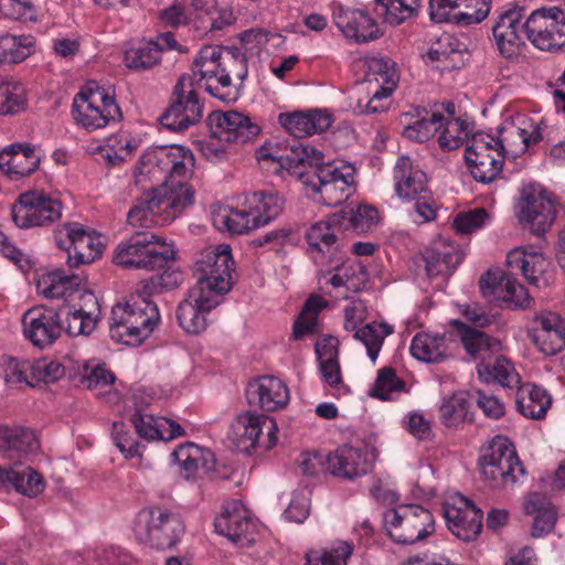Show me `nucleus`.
<instances>
[{"label": "nucleus", "mask_w": 565, "mask_h": 565, "mask_svg": "<svg viewBox=\"0 0 565 565\" xmlns=\"http://www.w3.org/2000/svg\"><path fill=\"white\" fill-rule=\"evenodd\" d=\"M137 540L152 548L167 550L174 546L184 532L181 519L159 508L140 510L134 521Z\"/></svg>", "instance_id": "6"}, {"label": "nucleus", "mask_w": 565, "mask_h": 565, "mask_svg": "<svg viewBox=\"0 0 565 565\" xmlns=\"http://www.w3.org/2000/svg\"><path fill=\"white\" fill-rule=\"evenodd\" d=\"M387 535L398 544H414L433 534V514L422 505L405 504L387 510L384 514Z\"/></svg>", "instance_id": "7"}, {"label": "nucleus", "mask_w": 565, "mask_h": 565, "mask_svg": "<svg viewBox=\"0 0 565 565\" xmlns=\"http://www.w3.org/2000/svg\"><path fill=\"white\" fill-rule=\"evenodd\" d=\"M65 374V367L60 362L41 359L31 362V379L35 383H54Z\"/></svg>", "instance_id": "61"}, {"label": "nucleus", "mask_w": 565, "mask_h": 565, "mask_svg": "<svg viewBox=\"0 0 565 565\" xmlns=\"http://www.w3.org/2000/svg\"><path fill=\"white\" fill-rule=\"evenodd\" d=\"M525 128L515 126L513 122H505L498 128L497 145L501 154L516 158L527 150Z\"/></svg>", "instance_id": "45"}, {"label": "nucleus", "mask_w": 565, "mask_h": 565, "mask_svg": "<svg viewBox=\"0 0 565 565\" xmlns=\"http://www.w3.org/2000/svg\"><path fill=\"white\" fill-rule=\"evenodd\" d=\"M477 369L481 379L489 381V377H491L503 387H515L521 381L512 363L504 356L497 358L492 365L481 363Z\"/></svg>", "instance_id": "47"}, {"label": "nucleus", "mask_w": 565, "mask_h": 565, "mask_svg": "<svg viewBox=\"0 0 565 565\" xmlns=\"http://www.w3.org/2000/svg\"><path fill=\"white\" fill-rule=\"evenodd\" d=\"M278 120L297 139L323 132L332 124L331 115L319 109L282 113L279 115Z\"/></svg>", "instance_id": "27"}, {"label": "nucleus", "mask_w": 565, "mask_h": 565, "mask_svg": "<svg viewBox=\"0 0 565 565\" xmlns=\"http://www.w3.org/2000/svg\"><path fill=\"white\" fill-rule=\"evenodd\" d=\"M460 501L465 508L447 505L444 508V515L451 533L465 542H470L481 531L482 511L463 495H460Z\"/></svg>", "instance_id": "23"}, {"label": "nucleus", "mask_w": 565, "mask_h": 565, "mask_svg": "<svg viewBox=\"0 0 565 565\" xmlns=\"http://www.w3.org/2000/svg\"><path fill=\"white\" fill-rule=\"evenodd\" d=\"M72 115L78 125L89 130L105 127L122 118L115 98L96 82H89L73 100Z\"/></svg>", "instance_id": "5"}, {"label": "nucleus", "mask_w": 565, "mask_h": 565, "mask_svg": "<svg viewBox=\"0 0 565 565\" xmlns=\"http://www.w3.org/2000/svg\"><path fill=\"white\" fill-rule=\"evenodd\" d=\"M4 381L10 386L26 384L34 386L31 379V362L26 360L10 359L4 367Z\"/></svg>", "instance_id": "64"}, {"label": "nucleus", "mask_w": 565, "mask_h": 565, "mask_svg": "<svg viewBox=\"0 0 565 565\" xmlns=\"http://www.w3.org/2000/svg\"><path fill=\"white\" fill-rule=\"evenodd\" d=\"M450 324L455 327L465 350L473 359L484 360L490 354L500 351V341L488 333L459 320H451Z\"/></svg>", "instance_id": "35"}, {"label": "nucleus", "mask_w": 565, "mask_h": 565, "mask_svg": "<svg viewBox=\"0 0 565 565\" xmlns=\"http://www.w3.org/2000/svg\"><path fill=\"white\" fill-rule=\"evenodd\" d=\"M130 420L140 437L148 440L163 438V425L160 424V419H156L152 415L143 414L137 409Z\"/></svg>", "instance_id": "62"}, {"label": "nucleus", "mask_w": 565, "mask_h": 565, "mask_svg": "<svg viewBox=\"0 0 565 565\" xmlns=\"http://www.w3.org/2000/svg\"><path fill=\"white\" fill-rule=\"evenodd\" d=\"M24 102L23 90L20 86L0 78V115L21 110Z\"/></svg>", "instance_id": "60"}, {"label": "nucleus", "mask_w": 565, "mask_h": 565, "mask_svg": "<svg viewBox=\"0 0 565 565\" xmlns=\"http://www.w3.org/2000/svg\"><path fill=\"white\" fill-rule=\"evenodd\" d=\"M343 221L344 211H340L334 213L328 222H319L312 225L306 234L309 247L332 258L339 250L338 237L332 226L337 224L342 225Z\"/></svg>", "instance_id": "38"}, {"label": "nucleus", "mask_w": 565, "mask_h": 565, "mask_svg": "<svg viewBox=\"0 0 565 565\" xmlns=\"http://www.w3.org/2000/svg\"><path fill=\"white\" fill-rule=\"evenodd\" d=\"M67 236L70 239L67 263L71 267L89 264L100 255L104 246L99 237L93 235V233L86 231L79 224L68 225Z\"/></svg>", "instance_id": "28"}, {"label": "nucleus", "mask_w": 565, "mask_h": 565, "mask_svg": "<svg viewBox=\"0 0 565 565\" xmlns=\"http://www.w3.org/2000/svg\"><path fill=\"white\" fill-rule=\"evenodd\" d=\"M211 137L227 143H246L256 138L260 128L238 111H213L207 117Z\"/></svg>", "instance_id": "14"}, {"label": "nucleus", "mask_w": 565, "mask_h": 565, "mask_svg": "<svg viewBox=\"0 0 565 565\" xmlns=\"http://www.w3.org/2000/svg\"><path fill=\"white\" fill-rule=\"evenodd\" d=\"M469 403L463 392L452 394L440 407L443 423L447 427H457L468 419Z\"/></svg>", "instance_id": "52"}, {"label": "nucleus", "mask_w": 565, "mask_h": 565, "mask_svg": "<svg viewBox=\"0 0 565 565\" xmlns=\"http://www.w3.org/2000/svg\"><path fill=\"white\" fill-rule=\"evenodd\" d=\"M79 277L64 275L61 270L49 274L39 282V289L46 298H63L79 286Z\"/></svg>", "instance_id": "48"}, {"label": "nucleus", "mask_w": 565, "mask_h": 565, "mask_svg": "<svg viewBox=\"0 0 565 565\" xmlns=\"http://www.w3.org/2000/svg\"><path fill=\"white\" fill-rule=\"evenodd\" d=\"M250 214L257 220L258 226L265 225L277 217L285 204V200L276 191H258L246 196Z\"/></svg>", "instance_id": "39"}, {"label": "nucleus", "mask_w": 565, "mask_h": 565, "mask_svg": "<svg viewBox=\"0 0 565 565\" xmlns=\"http://www.w3.org/2000/svg\"><path fill=\"white\" fill-rule=\"evenodd\" d=\"M214 526L217 533L233 542H241L248 539L254 525L242 502L234 500L223 507V512L215 519Z\"/></svg>", "instance_id": "29"}, {"label": "nucleus", "mask_w": 565, "mask_h": 565, "mask_svg": "<svg viewBox=\"0 0 565 565\" xmlns=\"http://www.w3.org/2000/svg\"><path fill=\"white\" fill-rule=\"evenodd\" d=\"M175 152H169L168 158H172L170 178H184L188 172L185 160L193 163V154L183 147L174 148ZM194 202V190L191 185L181 181L171 180L170 185L167 182L159 186H152L137 199L136 204L130 209L127 221L132 227L149 228L160 217L162 222L173 221L188 206Z\"/></svg>", "instance_id": "1"}, {"label": "nucleus", "mask_w": 565, "mask_h": 565, "mask_svg": "<svg viewBox=\"0 0 565 565\" xmlns=\"http://www.w3.org/2000/svg\"><path fill=\"white\" fill-rule=\"evenodd\" d=\"M524 511L534 516L531 530L533 537H542L554 530L557 512L545 494L530 493L524 503Z\"/></svg>", "instance_id": "36"}, {"label": "nucleus", "mask_w": 565, "mask_h": 565, "mask_svg": "<svg viewBox=\"0 0 565 565\" xmlns=\"http://www.w3.org/2000/svg\"><path fill=\"white\" fill-rule=\"evenodd\" d=\"M134 308L135 300L132 302L117 303L113 307L109 322V334L114 341L127 345V335L130 329Z\"/></svg>", "instance_id": "50"}, {"label": "nucleus", "mask_w": 565, "mask_h": 565, "mask_svg": "<svg viewBox=\"0 0 565 565\" xmlns=\"http://www.w3.org/2000/svg\"><path fill=\"white\" fill-rule=\"evenodd\" d=\"M22 322L26 338L41 349L52 345L62 332L60 311L54 308L33 307L25 311Z\"/></svg>", "instance_id": "15"}, {"label": "nucleus", "mask_w": 565, "mask_h": 565, "mask_svg": "<svg viewBox=\"0 0 565 565\" xmlns=\"http://www.w3.org/2000/svg\"><path fill=\"white\" fill-rule=\"evenodd\" d=\"M352 551V546L347 542H340L323 553L311 551L306 554V565H347Z\"/></svg>", "instance_id": "56"}, {"label": "nucleus", "mask_w": 565, "mask_h": 565, "mask_svg": "<svg viewBox=\"0 0 565 565\" xmlns=\"http://www.w3.org/2000/svg\"><path fill=\"white\" fill-rule=\"evenodd\" d=\"M462 258L463 254L459 246L445 239L433 242L420 255L429 279L437 277L448 279Z\"/></svg>", "instance_id": "20"}, {"label": "nucleus", "mask_w": 565, "mask_h": 565, "mask_svg": "<svg viewBox=\"0 0 565 565\" xmlns=\"http://www.w3.org/2000/svg\"><path fill=\"white\" fill-rule=\"evenodd\" d=\"M14 489L28 497H36L44 490L45 483L42 476L31 467H25L17 472Z\"/></svg>", "instance_id": "63"}, {"label": "nucleus", "mask_w": 565, "mask_h": 565, "mask_svg": "<svg viewBox=\"0 0 565 565\" xmlns=\"http://www.w3.org/2000/svg\"><path fill=\"white\" fill-rule=\"evenodd\" d=\"M512 275L499 268L489 269L479 279L480 291L483 297L490 300H498L504 303V285Z\"/></svg>", "instance_id": "53"}, {"label": "nucleus", "mask_w": 565, "mask_h": 565, "mask_svg": "<svg viewBox=\"0 0 565 565\" xmlns=\"http://www.w3.org/2000/svg\"><path fill=\"white\" fill-rule=\"evenodd\" d=\"M327 306L320 296H310L305 302L300 315L294 323L292 334L300 339L306 332H311L317 323L319 312Z\"/></svg>", "instance_id": "51"}, {"label": "nucleus", "mask_w": 565, "mask_h": 565, "mask_svg": "<svg viewBox=\"0 0 565 565\" xmlns=\"http://www.w3.org/2000/svg\"><path fill=\"white\" fill-rule=\"evenodd\" d=\"M523 9H509L501 13L492 26V35L500 54L505 58L516 56L523 43L525 26Z\"/></svg>", "instance_id": "16"}, {"label": "nucleus", "mask_w": 565, "mask_h": 565, "mask_svg": "<svg viewBox=\"0 0 565 565\" xmlns=\"http://www.w3.org/2000/svg\"><path fill=\"white\" fill-rule=\"evenodd\" d=\"M174 258V250L148 231H136L126 242L120 243L114 262L125 268L153 270L162 268Z\"/></svg>", "instance_id": "2"}, {"label": "nucleus", "mask_w": 565, "mask_h": 565, "mask_svg": "<svg viewBox=\"0 0 565 565\" xmlns=\"http://www.w3.org/2000/svg\"><path fill=\"white\" fill-rule=\"evenodd\" d=\"M324 465L332 476L348 480L365 476L371 470L366 451L348 445L328 454Z\"/></svg>", "instance_id": "22"}, {"label": "nucleus", "mask_w": 565, "mask_h": 565, "mask_svg": "<svg viewBox=\"0 0 565 565\" xmlns=\"http://www.w3.org/2000/svg\"><path fill=\"white\" fill-rule=\"evenodd\" d=\"M445 334L418 333L414 337L411 351L414 358L427 363H439L447 358Z\"/></svg>", "instance_id": "41"}, {"label": "nucleus", "mask_w": 565, "mask_h": 565, "mask_svg": "<svg viewBox=\"0 0 565 565\" xmlns=\"http://www.w3.org/2000/svg\"><path fill=\"white\" fill-rule=\"evenodd\" d=\"M323 159L322 152L295 140L290 146L289 153L280 156L278 161L282 168L297 175L303 182L316 170V167L323 162Z\"/></svg>", "instance_id": "34"}, {"label": "nucleus", "mask_w": 565, "mask_h": 565, "mask_svg": "<svg viewBox=\"0 0 565 565\" xmlns=\"http://www.w3.org/2000/svg\"><path fill=\"white\" fill-rule=\"evenodd\" d=\"M247 76V58L236 47H222L220 86L221 89H228L232 85V77L241 82Z\"/></svg>", "instance_id": "43"}, {"label": "nucleus", "mask_w": 565, "mask_h": 565, "mask_svg": "<svg viewBox=\"0 0 565 565\" xmlns=\"http://www.w3.org/2000/svg\"><path fill=\"white\" fill-rule=\"evenodd\" d=\"M404 388L405 383L396 376L395 370L392 367H383L379 371L370 395L386 401L392 398L393 393L402 392Z\"/></svg>", "instance_id": "55"}, {"label": "nucleus", "mask_w": 565, "mask_h": 565, "mask_svg": "<svg viewBox=\"0 0 565 565\" xmlns=\"http://www.w3.org/2000/svg\"><path fill=\"white\" fill-rule=\"evenodd\" d=\"M492 0H430V20L436 23L473 24L490 13Z\"/></svg>", "instance_id": "13"}, {"label": "nucleus", "mask_w": 565, "mask_h": 565, "mask_svg": "<svg viewBox=\"0 0 565 565\" xmlns=\"http://www.w3.org/2000/svg\"><path fill=\"white\" fill-rule=\"evenodd\" d=\"M159 320L160 315L157 305L141 294L135 299L127 345L135 347L141 344L152 333Z\"/></svg>", "instance_id": "30"}, {"label": "nucleus", "mask_w": 565, "mask_h": 565, "mask_svg": "<svg viewBox=\"0 0 565 565\" xmlns=\"http://www.w3.org/2000/svg\"><path fill=\"white\" fill-rule=\"evenodd\" d=\"M555 217V204L546 191L530 193L521 199L519 218L533 234H545L552 227Z\"/></svg>", "instance_id": "17"}, {"label": "nucleus", "mask_w": 565, "mask_h": 565, "mask_svg": "<svg viewBox=\"0 0 565 565\" xmlns=\"http://www.w3.org/2000/svg\"><path fill=\"white\" fill-rule=\"evenodd\" d=\"M234 265L230 245L220 244L204 249L194 266L196 284L193 288L218 299L233 286Z\"/></svg>", "instance_id": "3"}, {"label": "nucleus", "mask_w": 565, "mask_h": 565, "mask_svg": "<svg viewBox=\"0 0 565 565\" xmlns=\"http://www.w3.org/2000/svg\"><path fill=\"white\" fill-rule=\"evenodd\" d=\"M172 103L160 116V124L169 130L182 131L202 118V105L192 76L182 75L172 93Z\"/></svg>", "instance_id": "8"}, {"label": "nucleus", "mask_w": 565, "mask_h": 565, "mask_svg": "<svg viewBox=\"0 0 565 565\" xmlns=\"http://www.w3.org/2000/svg\"><path fill=\"white\" fill-rule=\"evenodd\" d=\"M183 280L180 270L166 269L160 275H154L143 282L141 294L146 297L161 294L178 288Z\"/></svg>", "instance_id": "57"}, {"label": "nucleus", "mask_w": 565, "mask_h": 565, "mask_svg": "<svg viewBox=\"0 0 565 565\" xmlns=\"http://www.w3.org/2000/svg\"><path fill=\"white\" fill-rule=\"evenodd\" d=\"M525 35L542 51H558L565 46V10L541 8L524 21Z\"/></svg>", "instance_id": "10"}, {"label": "nucleus", "mask_w": 565, "mask_h": 565, "mask_svg": "<svg viewBox=\"0 0 565 565\" xmlns=\"http://www.w3.org/2000/svg\"><path fill=\"white\" fill-rule=\"evenodd\" d=\"M220 303V299L201 289L191 288L188 297L181 301L177 310L180 327L188 333H200L206 328V315Z\"/></svg>", "instance_id": "18"}, {"label": "nucleus", "mask_w": 565, "mask_h": 565, "mask_svg": "<svg viewBox=\"0 0 565 565\" xmlns=\"http://www.w3.org/2000/svg\"><path fill=\"white\" fill-rule=\"evenodd\" d=\"M39 164L40 157L28 143L11 145L0 152V170L12 180L30 175Z\"/></svg>", "instance_id": "26"}, {"label": "nucleus", "mask_w": 565, "mask_h": 565, "mask_svg": "<svg viewBox=\"0 0 565 565\" xmlns=\"http://www.w3.org/2000/svg\"><path fill=\"white\" fill-rule=\"evenodd\" d=\"M352 183V169L339 168L333 162H322L303 180L305 185L319 194L318 201L327 206H338L347 201Z\"/></svg>", "instance_id": "11"}, {"label": "nucleus", "mask_w": 565, "mask_h": 565, "mask_svg": "<svg viewBox=\"0 0 565 565\" xmlns=\"http://www.w3.org/2000/svg\"><path fill=\"white\" fill-rule=\"evenodd\" d=\"M277 431L278 426L274 418L248 411L235 418L232 440L242 452H249L256 446L269 450L277 443Z\"/></svg>", "instance_id": "9"}, {"label": "nucleus", "mask_w": 565, "mask_h": 565, "mask_svg": "<svg viewBox=\"0 0 565 565\" xmlns=\"http://www.w3.org/2000/svg\"><path fill=\"white\" fill-rule=\"evenodd\" d=\"M40 445L33 430L25 427L0 426V452L32 454Z\"/></svg>", "instance_id": "42"}, {"label": "nucleus", "mask_w": 565, "mask_h": 565, "mask_svg": "<svg viewBox=\"0 0 565 565\" xmlns=\"http://www.w3.org/2000/svg\"><path fill=\"white\" fill-rule=\"evenodd\" d=\"M160 60V49L153 41L131 49L125 53V64L131 70H146L156 65Z\"/></svg>", "instance_id": "54"}, {"label": "nucleus", "mask_w": 565, "mask_h": 565, "mask_svg": "<svg viewBox=\"0 0 565 565\" xmlns=\"http://www.w3.org/2000/svg\"><path fill=\"white\" fill-rule=\"evenodd\" d=\"M248 405L266 412L284 408L289 401V391L284 382L275 376H262L253 380L246 387Z\"/></svg>", "instance_id": "21"}, {"label": "nucleus", "mask_w": 565, "mask_h": 565, "mask_svg": "<svg viewBox=\"0 0 565 565\" xmlns=\"http://www.w3.org/2000/svg\"><path fill=\"white\" fill-rule=\"evenodd\" d=\"M114 373L106 369L104 364L83 365L81 384L88 390L103 388L115 382Z\"/></svg>", "instance_id": "59"}, {"label": "nucleus", "mask_w": 565, "mask_h": 565, "mask_svg": "<svg viewBox=\"0 0 565 565\" xmlns=\"http://www.w3.org/2000/svg\"><path fill=\"white\" fill-rule=\"evenodd\" d=\"M172 457L180 466V472L185 480L194 479L200 468L212 479L227 478L225 473L218 471L215 456L210 449L186 443L174 450Z\"/></svg>", "instance_id": "19"}, {"label": "nucleus", "mask_w": 565, "mask_h": 565, "mask_svg": "<svg viewBox=\"0 0 565 565\" xmlns=\"http://www.w3.org/2000/svg\"><path fill=\"white\" fill-rule=\"evenodd\" d=\"M404 124L403 135L409 140L424 142L444 126L445 117L439 113H430L426 108L416 107L413 111L401 116Z\"/></svg>", "instance_id": "33"}, {"label": "nucleus", "mask_w": 565, "mask_h": 565, "mask_svg": "<svg viewBox=\"0 0 565 565\" xmlns=\"http://www.w3.org/2000/svg\"><path fill=\"white\" fill-rule=\"evenodd\" d=\"M62 204L43 191L21 193L12 206V220L19 227L45 226L61 217Z\"/></svg>", "instance_id": "12"}, {"label": "nucleus", "mask_w": 565, "mask_h": 565, "mask_svg": "<svg viewBox=\"0 0 565 565\" xmlns=\"http://www.w3.org/2000/svg\"><path fill=\"white\" fill-rule=\"evenodd\" d=\"M533 343L546 355H554L565 348V327L554 331L533 330Z\"/></svg>", "instance_id": "58"}, {"label": "nucleus", "mask_w": 565, "mask_h": 565, "mask_svg": "<svg viewBox=\"0 0 565 565\" xmlns=\"http://www.w3.org/2000/svg\"><path fill=\"white\" fill-rule=\"evenodd\" d=\"M334 23L345 38L364 43L379 39L382 33L376 21L363 10H344L334 14Z\"/></svg>", "instance_id": "24"}, {"label": "nucleus", "mask_w": 565, "mask_h": 565, "mask_svg": "<svg viewBox=\"0 0 565 565\" xmlns=\"http://www.w3.org/2000/svg\"><path fill=\"white\" fill-rule=\"evenodd\" d=\"M477 151H466L465 159L475 180L482 183L492 182L502 171L504 157L500 151L497 154L482 153L483 146L479 142Z\"/></svg>", "instance_id": "37"}, {"label": "nucleus", "mask_w": 565, "mask_h": 565, "mask_svg": "<svg viewBox=\"0 0 565 565\" xmlns=\"http://www.w3.org/2000/svg\"><path fill=\"white\" fill-rule=\"evenodd\" d=\"M375 3L382 9L383 21L395 26L417 15L422 8V0H375Z\"/></svg>", "instance_id": "46"}, {"label": "nucleus", "mask_w": 565, "mask_h": 565, "mask_svg": "<svg viewBox=\"0 0 565 565\" xmlns=\"http://www.w3.org/2000/svg\"><path fill=\"white\" fill-rule=\"evenodd\" d=\"M392 328L385 323L371 322L355 330L354 338L360 340L366 348L372 361H375L386 335Z\"/></svg>", "instance_id": "49"}, {"label": "nucleus", "mask_w": 565, "mask_h": 565, "mask_svg": "<svg viewBox=\"0 0 565 565\" xmlns=\"http://www.w3.org/2000/svg\"><path fill=\"white\" fill-rule=\"evenodd\" d=\"M551 404L552 398L544 388L530 384L521 387V395L516 398L518 411L531 419L543 418Z\"/></svg>", "instance_id": "40"}, {"label": "nucleus", "mask_w": 565, "mask_h": 565, "mask_svg": "<svg viewBox=\"0 0 565 565\" xmlns=\"http://www.w3.org/2000/svg\"><path fill=\"white\" fill-rule=\"evenodd\" d=\"M507 264L511 268L520 269L527 282L537 288H544L550 284V263L541 253L518 247L508 254Z\"/></svg>", "instance_id": "25"}, {"label": "nucleus", "mask_w": 565, "mask_h": 565, "mask_svg": "<svg viewBox=\"0 0 565 565\" xmlns=\"http://www.w3.org/2000/svg\"><path fill=\"white\" fill-rule=\"evenodd\" d=\"M221 56H222V46L217 45H205L198 53L195 60L193 61V76L199 74V82L202 79H206L205 89L212 96L226 102L231 99L228 92H220L217 86H213L210 81L212 78H216V82H220V73H221Z\"/></svg>", "instance_id": "32"}, {"label": "nucleus", "mask_w": 565, "mask_h": 565, "mask_svg": "<svg viewBox=\"0 0 565 565\" xmlns=\"http://www.w3.org/2000/svg\"><path fill=\"white\" fill-rule=\"evenodd\" d=\"M395 190L399 198L415 200L427 196V177L420 169L414 168L408 157L398 158L394 168Z\"/></svg>", "instance_id": "31"}, {"label": "nucleus", "mask_w": 565, "mask_h": 565, "mask_svg": "<svg viewBox=\"0 0 565 565\" xmlns=\"http://www.w3.org/2000/svg\"><path fill=\"white\" fill-rule=\"evenodd\" d=\"M480 472L491 488L513 486L519 476L525 475L514 445L504 436H495L479 459Z\"/></svg>", "instance_id": "4"}, {"label": "nucleus", "mask_w": 565, "mask_h": 565, "mask_svg": "<svg viewBox=\"0 0 565 565\" xmlns=\"http://www.w3.org/2000/svg\"><path fill=\"white\" fill-rule=\"evenodd\" d=\"M213 224L220 230H226L233 234H242L257 228V220L248 210L222 209L213 214Z\"/></svg>", "instance_id": "44"}]
</instances>
